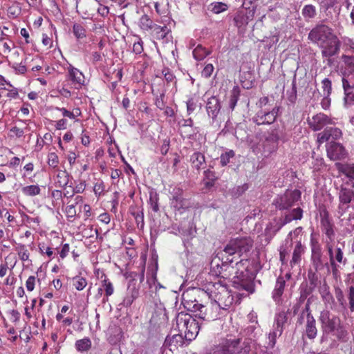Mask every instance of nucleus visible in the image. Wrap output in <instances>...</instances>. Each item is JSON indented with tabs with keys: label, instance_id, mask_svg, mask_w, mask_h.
<instances>
[{
	"label": "nucleus",
	"instance_id": "nucleus-11",
	"mask_svg": "<svg viewBox=\"0 0 354 354\" xmlns=\"http://www.w3.org/2000/svg\"><path fill=\"white\" fill-rule=\"evenodd\" d=\"M310 248H311V261L313 267L316 272L319 271L324 268V263L322 261V253L321 246L313 237L311 234L310 239Z\"/></svg>",
	"mask_w": 354,
	"mask_h": 354
},
{
	"label": "nucleus",
	"instance_id": "nucleus-57",
	"mask_svg": "<svg viewBox=\"0 0 354 354\" xmlns=\"http://www.w3.org/2000/svg\"><path fill=\"white\" fill-rule=\"evenodd\" d=\"M302 231V228L301 227H297L294 231L290 232L287 236L286 241L288 242V241H292L293 236L297 237L301 234Z\"/></svg>",
	"mask_w": 354,
	"mask_h": 354
},
{
	"label": "nucleus",
	"instance_id": "nucleus-45",
	"mask_svg": "<svg viewBox=\"0 0 354 354\" xmlns=\"http://www.w3.org/2000/svg\"><path fill=\"white\" fill-rule=\"evenodd\" d=\"M234 156V152L232 150H229L220 156V162L222 166L227 165L232 158Z\"/></svg>",
	"mask_w": 354,
	"mask_h": 354
},
{
	"label": "nucleus",
	"instance_id": "nucleus-52",
	"mask_svg": "<svg viewBox=\"0 0 354 354\" xmlns=\"http://www.w3.org/2000/svg\"><path fill=\"white\" fill-rule=\"evenodd\" d=\"M322 87L324 89V95H329L331 91V82L328 79L325 78L322 81Z\"/></svg>",
	"mask_w": 354,
	"mask_h": 354
},
{
	"label": "nucleus",
	"instance_id": "nucleus-48",
	"mask_svg": "<svg viewBox=\"0 0 354 354\" xmlns=\"http://www.w3.org/2000/svg\"><path fill=\"white\" fill-rule=\"evenodd\" d=\"M48 164L50 167L55 168L59 164L58 156L54 153H50L48 155Z\"/></svg>",
	"mask_w": 354,
	"mask_h": 354
},
{
	"label": "nucleus",
	"instance_id": "nucleus-17",
	"mask_svg": "<svg viewBox=\"0 0 354 354\" xmlns=\"http://www.w3.org/2000/svg\"><path fill=\"white\" fill-rule=\"evenodd\" d=\"M333 124V120L324 113H318L309 120V125L313 131H319L328 124Z\"/></svg>",
	"mask_w": 354,
	"mask_h": 354
},
{
	"label": "nucleus",
	"instance_id": "nucleus-64",
	"mask_svg": "<svg viewBox=\"0 0 354 354\" xmlns=\"http://www.w3.org/2000/svg\"><path fill=\"white\" fill-rule=\"evenodd\" d=\"M349 300L351 305V310H354V287H351L349 290Z\"/></svg>",
	"mask_w": 354,
	"mask_h": 354
},
{
	"label": "nucleus",
	"instance_id": "nucleus-4",
	"mask_svg": "<svg viewBox=\"0 0 354 354\" xmlns=\"http://www.w3.org/2000/svg\"><path fill=\"white\" fill-rule=\"evenodd\" d=\"M176 327L188 341L196 338L200 330L198 322L189 314L180 312L176 316Z\"/></svg>",
	"mask_w": 354,
	"mask_h": 354
},
{
	"label": "nucleus",
	"instance_id": "nucleus-3",
	"mask_svg": "<svg viewBox=\"0 0 354 354\" xmlns=\"http://www.w3.org/2000/svg\"><path fill=\"white\" fill-rule=\"evenodd\" d=\"M308 39L316 44L322 50V56L330 57L338 53L339 41L328 26L320 24L313 28L308 34Z\"/></svg>",
	"mask_w": 354,
	"mask_h": 354
},
{
	"label": "nucleus",
	"instance_id": "nucleus-23",
	"mask_svg": "<svg viewBox=\"0 0 354 354\" xmlns=\"http://www.w3.org/2000/svg\"><path fill=\"white\" fill-rule=\"evenodd\" d=\"M305 251V247L301 244V239L297 240L296 244L293 250L292 260L290 264H297L301 260V256Z\"/></svg>",
	"mask_w": 354,
	"mask_h": 354
},
{
	"label": "nucleus",
	"instance_id": "nucleus-46",
	"mask_svg": "<svg viewBox=\"0 0 354 354\" xmlns=\"http://www.w3.org/2000/svg\"><path fill=\"white\" fill-rule=\"evenodd\" d=\"M140 27L143 30H149L152 28L153 21L148 15H143L140 19Z\"/></svg>",
	"mask_w": 354,
	"mask_h": 354
},
{
	"label": "nucleus",
	"instance_id": "nucleus-54",
	"mask_svg": "<svg viewBox=\"0 0 354 354\" xmlns=\"http://www.w3.org/2000/svg\"><path fill=\"white\" fill-rule=\"evenodd\" d=\"M10 136L12 137H17L21 138L24 134V131L22 129L17 127H13L10 129Z\"/></svg>",
	"mask_w": 354,
	"mask_h": 354
},
{
	"label": "nucleus",
	"instance_id": "nucleus-41",
	"mask_svg": "<svg viewBox=\"0 0 354 354\" xmlns=\"http://www.w3.org/2000/svg\"><path fill=\"white\" fill-rule=\"evenodd\" d=\"M302 15L305 18L312 19L316 15L315 7L313 5H306L302 10Z\"/></svg>",
	"mask_w": 354,
	"mask_h": 354
},
{
	"label": "nucleus",
	"instance_id": "nucleus-43",
	"mask_svg": "<svg viewBox=\"0 0 354 354\" xmlns=\"http://www.w3.org/2000/svg\"><path fill=\"white\" fill-rule=\"evenodd\" d=\"M73 31L75 36L77 39H82L86 37V30L84 28L79 24H75L73 25Z\"/></svg>",
	"mask_w": 354,
	"mask_h": 354
},
{
	"label": "nucleus",
	"instance_id": "nucleus-39",
	"mask_svg": "<svg viewBox=\"0 0 354 354\" xmlns=\"http://www.w3.org/2000/svg\"><path fill=\"white\" fill-rule=\"evenodd\" d=\"M239 97V88L237 86L233 88L230 94V108L233 110L237 103Z\"/></svg>",
	"mask_w": 354,
	"mask_h": 354
},
{
	"label": "nucleus",
	"instance_id": "nucleus-42",
	"mask_svg": "<svg viewBox=\"0 0 354 354\" xmlns=\"http://www.w3.org/2000/svg\"><path fill=\"white\" fill-rule=\"evenodd\" d=\"M102 283H103V287L105 290V295L106 297V299H103V301L105 302L106 301L108 300V297L113 294L114 288H113L112 283L110 282L109 281V279H104L102 281Z\"/></svg>",
	"mask_w": 354,
	"mask_h": 354
},
{
	"label": "nucleus",
	"instance_id": "nucleus-12",
	"mask_svg": "<svg viewBox=\"0 0 354 354\" xmlns=\"http://www.w3.org/2000/svg\"><path fill=\"white\" fill-rule=\"evenodd\" d=\"M279 110V108L277 106L273 108L271 111L261 110L253 118V121L258 125L272 124L275 121Z\"/></svg>",
	"mask_w": 354,
	"mask_h": 354
},
{
	"label": "nucleus",
	"instance_id": "nucleus-31",
	"mask_svg": "<svg viewBox=\"0 0 354 354\" xmlns=\"http://www.w3.org/2000/svg\"><path fill=\"white\" fill-rule=\"evenodd\" d=\"M55 180V183L58 187L64 188L68 183V174L65 171H59Z\"/></svg>",
	"mask_w": 354,
	"mask_h": 354
},
{
	"label": "nucleus",
	"instance_id": "nucleus-20",
	"mask_svg": "<svg viewBox=\"0 0 354 354\" xmlns=\"http://www.w3.org/2000/svg\"><path fill=\"white\" fill-rule=\"evenodd\" d=\"M306 334L309 339H314L317 334L315 319L310 312L306 313Z\"/></svg>",
	"mask_w": 354,
	"mask_h": 354
},
{
	"label": "nucleus",
	"instance_id": "nucleus-26",
	"mask_svg": "<svg viewBox=\"0 0 354 354\" xmlns=\"http://www.w3.org/2000/svg\"><path fill=\"white\" fill-rule=\"evenodd\" d=\"M190 162L192 167L199 170L203 168L205 165V156L200 152H194L190 156Z\"/></svg>",
	"mask_w": 354,
	"mask_h": 354
},
{
	"label": "nucleus",
	"instance_id": "nucleus-56",
	"mask_svg": "<svg viewBox=\"0 0 354 354\" xmlns=\"http://www.w3.org/2000/svg\"><path fill=\"white\" fill-rule=\"evenodd\" d=\"M186 104L187 113L190 115L196 109V102L193 98H190L187 101Z\"/></svg>",
	"mask_w": 354,
	"mask_h": 354
},
{
	"label": "nucleus",
	"instance_id": "nucleus-40",
	"mask_svg": "<svg viewBox=\"0 0 354 354\" xmlns=\"http://www.w3.org/2000/svg\"><path fill=\"white\" fill-rule=\"evenodd\" d=\"M283 332H281L279 330H276L274 328L268 334V339L269 342L268 343V346L270 348H273L276 344V339L278 337L281 335Z\"/></svg>",
	"mask_w": 354,
	"mask_h": 354
},
{
	"label": "nucleus",
	"instance_id": "nucleus-29",
	"mask_svg": "<svg viewBox=\"0 0 354 354\" xmlns=\"http://www.w3.org/2000/svg\"><path fill=\"white\" fill-rule=\"evenodd\" d=\"M260 332V328L257 326L256 322L254 324L248 326L245 330V334L248 336V338L251 341H255L257 338Z\"/></svg>",
	"mask_w": 354,
	"mask_h": 354
},
{
	"label": "nucleus",
	"instance_id": "nucleus-61",
	"mask_svg": "<svg viewBox=\"0 0 354 354\" xmlns=\"http://www.w3.org/2000/svg\"><path fill=\"white\" fill-rule=\"evenodd\" d=\"M179 125L180 128H191L193 126V120L191 118L189 119H183L179 122Z\"/></svg>",
	"mask_w": 354,
	"mask_h": 354
},
{
	"label": "nucleus",
	"instance_id": "nucleus-53",
	"mask_svg": "<svg viewBox=\"0 0 354 354\" xmlns=\"http://www.w3.org/2000/svg\"><path fill=\"white\" fill-rule=\"evenodd\" d=\"M343 45L346 51H354V41H353L351 39L348 37L344 38L343 39Z\"/></svg>",
	"mask_w": 354,
	"mask_h": 354
},
{
	"label": "nucleus",
	"instance_id": "nucleus-8",
	"mask_svg": "<svg viewBox=\"0 0 354 354\" xmlns=\"http://www.w3.org/2000/svg\"><path fill=\"white\" fill-rule=\"evenodd\" d=\"M252 245L253 241L250 237L233 239L225 245L224 252L229 255L243 254L248 252Z\"/></svg>",
	"mask_w": 354,
	"mask_h": 354
},
{
	"label": "nucleus",
	"instance_id": "nucleus-58",
	"mask_svg": "<svg viewBox=\"0 0 354 354\" xmlns=\"http://www.w3.org/2000/svg\"><path fill=\"white\" fill-rule=\"evenodd\" d=\"M133 51L136 54H140L143 51L142 41L140 39L138 41H135L133 45Z\"/></svg>",
	"mask_w": 354,
	"mask_h": 354
},
{
	"label": "nucleus",
	"instance_id": "nucleus-60",
	"mask_svg": "<svg viewBox=\"0 0 354 354\" xmlns=\"http://www.w3.org/2000/svg\"><path fill=\"white\" fill-rule=\"evenodd\" d=\"M169 143H170V141L169 139H165L162 141V144L160 147V153L162 155H166L167 153L168 152L169 149Z\"/></svg>",
	"mask_w": 354,
	"mask_h": 354
},
{
	"label": "nucleus",
	"instance_id": "nucleus-16",
	"mask_svg": "<svg viewBox=\"0 0 354 354\" xmlns=\"http://www.w3.org/2000/svg\"><path fill=\"white\" fill-rule=\"evenodd\" d=\"M327 155L330 160L344 158L346 152L344 147L339 143L330 142L326 147Z\"/></svg>",
	"mask_w": 354,
	"mask_h": 354
},
{
	"label": "nucleus",
	"instance_id": "nucleus-22",
	"mask_svg": "<svg viewBox=\"0 0 354 354\" xmlns=\"http://www.w3.org/2000/svg\"><path fill=\"white\" fill-rule=\"evenodd\" d=\"M165 344L168 346L171 351H174L178 346L183 344V333L176 334L171 337H167L165 339Z\"/></svg>",
	"mask_w": 354,
	"mask_h": 354
},
{
	"label": "nucleus",
	"instance_id": "nucleus-5",
	"mask_svg": "<svg viewBox=\"0 0 354 354\" xmlns=\"http://www.w3.org/2000/svg\"><path fill=\"white\" fill-rule=\"evenodd\" d=\"M319 321L324 333H329L336 331L337 335L340 339H344L346 336L347 333L343 330L340 327L339 318L330 314L329 311H322L319 316Z\"/></svg>",
	"mask_w": 354,
	"mask_h": 354
},
{
	"label": "nucleus",
	"instance_id": "nucleus-47",
	"mask_svg": "<svg viewBox=\"0 0 354 354\" xmlns=\"http://www.w3.org/2000/svg\"><path fill=\"white\" fill-rule=\"evenodd\" d=\"M321 295L325 303L330 304L333 301V295L329 292L328 288L326 286H324L321 288Z\"/></svg>",
	"mask_w": 354,
	"mask_h": 354
},
{
	"label": "nucleus",
	"instance_id": "nucleus-55",
	"mask_svg": "<svg viewBox=\"0 0 354 354\" xmlns=\"http://www.w3.org/2000/svg\"><path fill=\"white\" fill-rule=\"evenodd\" d=\"M68 121L66 119L62 118L56 121L55 128L57 130H64L67 129Z\"/></svg>",
	"mask_w": 354,
	"mask_h": 354
},
{
	"label": "nucleus",
	"instance_id": "nucleus-36",
	"mask_svg": "<svg viewBox=\"0 0 354 354\" xmlns=\"http://www.w3.org/2000/svg\"><path fill=\"white\" fill-rule=\"evenodd\" d=\"M73 285L77 290H82L87 285V281L85 278L76 276L73 278Z\"/></svg>",
	"mask_w": 354,
	"mask_h": 354
},
{
	"label": "nucleus",
	"instance_id": "nucleus-14",
	"mask_svg": "<svg viewBox=\"0 0 354 354\" xmlns=\"http://www.w3.org/2000/svg\"><path fill=\"white\" fill-rule=\"evenodd\" d=\"M4 30H8V28L3 27L0 28V55L7 57L11 50L15 48V43L10 39V37L4 32Z\"/></svg>",
	"mask_w": 354,
	"mask_h": 354
},
{
	"label": "nucleus",
	"instance_id": "nucleus-33",
	"mask_svg": "<svg viewBox=\"0 0 354 354\" xmlns=\"http://www.w3.org/2000/svg\"><path fill=\"white\" fill-rule=\"evenodd\" d=\"M21 192L25 196H35L40 194L41 189L37 185H32L24 187Z\"/></svg>",
	"mask_w": 354,
	"mask_h": 354
},
{
	"label": "nucleus",
	"instance_id": "nucleus-37",
	"mask_svg": "<svg viewBox=\"0 0 354 354\" xmlns=\"http://www.w3.org/2000/svg\"><path fill=\"white\" fill-rule=\"evenodd\" d=\"M158 200V195L156 192H150L149 203L151 209L155 212L159 210Z\"/></svg>",
	"mask_w": 354,
	"mask_h": 354
},
{
	"label": "nucleus",
	"instance_id": "nucleus-18",
	"mask_svg": "<svg viewBox=\"0 0 354 354\" xmlns=\"http://www.w3.org/2000/svg\"><path fill=\"white\" fill-rule=\"evenodd\" d=\"M342 135V131L339 128L327 127L318 134L317 141L319 143H324L330 140H337L341 138Z\"/></svg>",
	"mask_w": 354,
	"mask_h": 354
},
{
	"label": "nucleus",
	"instance_id": "nucleus-59",
	"mask_svg": "<svg viewBox=\"0 0 354 354\" xmlns=\"http://www.w3.org/2000/svg\"><path fill=\"white\" fill-rule=\"evenodd\" d=\"M342 59L346 65L351 68H354V55L353 56H348V55H342Z\"/></svg>",
	"mask_w": 354,
	"mask_h": 354
},
{
	"label": "nucleus",
	"instance_id": "nucleus-49",
	"mask_svg": "<svg viewBox=\"0 0 354 354\" xmlns=\"http://www.w3.org/2000/svg\"><path fill=\"white\" fill-rule=\"evenodd\" d=\"M18 254L21 261H28L29 252L25 245H22L19 247Z\"/></svg>",
	"mask_w": 354,
	"mask_h": 354
},
{
	"label": "nucleus",
	"instance_id": "nucleus-50",
	"mask_svg": "<svg viewBox=\"0 0 354 354\" xmlns=\"http://www.w3.org/2000/svg\"><path fill=\"white\" fill-rule=\"evenodd\" d=\"M214 69V68L212 64H206L201 72L202 76L205 78L209 77L212 75Z\"/></svg>",
	"mask_w": 354,
	"mask_h": 354
},
{
	"label": "nucleus",
	"instance_id": "nucleus-24",
	"mask_svg": "<svg viewBox=\"0 0 354 354\" xmlns=\"http://www.w3.org/2000/svg\"><path fill=\"white\" fill-rule=\"evenodd\" d=\"M285 284L286 281L283 277H279L277 278L274 290L272 292V298L275 301H279L281 296L282 295L284 290Z\"/></svg>",
	"mask_w": 354,
	"mask_h": 354
},
{
	"label": "nucleus",
	"instance_id": "nucleus-19",
	"mask_svg": "<svg viewBox=\"0 0 354 354\" xmlns=\"http://www.w3.org/2000/svg\"><path fill=\"white\" fill-rule=\"evenodd\" d=\"M227 354H247L248 349L243 348L240 339H224Z\"/></svg>",
	"mask_w": 354,
	"mask_h": 354
},
{
	"label": "nucleus",
	"instance_id": "nucleus-7",
	"mask_svg": "<svg viewBox=\"0 0 354 354\" xmlns=\"http://www.w3.org/2000/svg\"><path fill=\"white\" fill-rule=\"evenodd\" d=\"M327 249L330 259V266L333 277L337 280L340 279L339 269L341 265H345L346 259L344 257V253L340 248H333L332 245L328 243Z\"/></svg>",
	"mask_w": 354,
	"mask_h": 354
},
{
	"label": "nucleus",
	"instance_id": "nucleus-13",
	"mask_svg": "<svg viewBox=\"0 0 354 354\" xmlns=\"http://www.w3.org/2000/svg\"><path fill=\"white\" fill-rule=\"evenodd\" d=\"M171 206L176 210L182 213L183 210L188 208L189 203L183 197V191L179 189H174L172 198H171Z\"/></svg>",
	"mask_w": 354,
	"mask_h": 354
},
{
	"label": "nucleus",
	"instance_id": "nucleus-2",
	"mask_svg": "<svg viewBox=\"0 0 354 354\" xmlns=\"http://www.w3.org/2000/svg\"><path fill=\"white\" fill-rule=\"evenodd\" d=\"M203 295L208 296L212 301L208 310L207 320H215L219 318L221 310H227L233 304V297L227 288L220 281L210 283L207 290L201 291Z\"/></svg>",
	"mask_w": 354,
	"mask_h": 354
},
{
	"label": "nucleus",
	"instance_id": "nucleus-51",
	"mask_svg": "<svg viewBox=\"0 0 354 354\" xmlns=\"http://www.w3.org/2000/svg\"><path fill=\"white\" fill-rule=\"evenodd\" d=\"M36 277L35 276H30L26 281V287L28 291L32 292L35 286Z\"/></svg>",
	"mask_w": 354,
	"mask_h": 354
},
{
	"label": "nucleus",
	"instance_id": "nucleus-38",
	"mask_svg": "<svg viewBox=\"0 0 354 354\" xmlns=\"http://www.w3.org/2000/svg\"><path fill=\"white\" fill-rule=\"evenodd\" d=\"M340 170L347 178L354 180V164L342 165Z\"/></svg>",
	"mask_w": 354,
	"mask_h": 354
},
{
	"label": "nucleus",
	"instance_id": "nucleus-63",
	"mask_svg": "<svg viewBox=\"0 0 354 354\" xmlns=\"http://www.w3.org/2000/svg\"><path fill=\"white\" fill-rule=\"evenodd\" d=\"M13 68L19 74H24L26 72V67L22 63L15 64L13 65Z\"/></svg>",
	"mask_w": 354,
	"mask_h": 354
},
{
	"label": "nucleus",
	"instance_id": "nucleus-1",
	"mask_svg": "<svg viewBox=\"0 0 354 354\" xmlns=\"http://www.w3.org/2000/svg\"><path fill=\"white\" fill-rule=\"evenodd\" d=\"M230 264L223 263L221 266L216 264V270L214 266V261L212 262V266L216 275L223 274V271L228 272V274L224 273L222 277H232L234 286L239 289L246 290L250 293H252L254 290L252 279L253 274L248 270L250 261L248 259H241L236 262L234 266L232 265V259H227Z\"/></svg>",
	"mask_w": 354,
	"mask_h": 354
},
{
	"label": "nucleus",
	"instance_id": "nucleus-6",
	"mask_svg": "<svg viewBox=\"0 0 354 354\" xmlns=\"http://www.w3.org/2000/svg\"><path fill=\"white\" fill-rule=\"evenodd\" d=\"M201 291H204L203 290L199 289H193L191 291H187L183 294V304L185 308L188 310L198 312V316L201 319H206L207 317V308L200 304L198 300L194 299V300L191 299L189 297L192 295H195L198 294L199 296L203 295Z\"/></svg>",
	"mask_w": 354,
	"mask_h": 354
},
{
	"label": "nucleus",
	"instance_id": "nucleus-34",
	"mask_svg": "<svg viewBox=\"0 0 354 354\" xmlns=\"http://www.w3.org/2000/svg\"><path fill=\"white\" fill-rule=\"evenodd\" d=\"M209 51L206 50L201 45H198L193 50V56L196 60H202L205 58L209 54Z\"/></svg>",
	"mask_w": 354,
	"mask_h": 354
},
{
	"label": "nucleus",
	"instance_id": "nucleus-35",
	"mask_svg": "<svg viewBox=\"0 0 354 354\" xmlns=\"http://www.w3.org/2000/svg\"><path fill=\"white\" fill-rule=\"evenodd\" d=\"M209 6L210 10L215 14H220L228 9V6L223 2H214Z\"/></svg>",
	"mask_w": 354,
	"mask_h": 354
},
{
	"label": "nucleus",
	"instance_id": "nucleus-62",
	"mask_svg": "<svg viewBox=\"0 0 354 354\" xmlns=\"http://www.w3.org/2000/svg\"><path fill=\"white\" fill-rule=\"evenodd\" d=\"M344 100L346 104H354V92L353 91H350L348 93H344Z\"/></svg>",
	"mask_w": 354,
	"mask_h": 354
},
{
	"label": "nucleus",
	"instance_id": "nucleus-32",
	"mask_svg": "<svg viewBox=\"0 0 354 354\" xmlns=\"http://www.w3.org/2000/svg\"><path fill=\"white\" fill-rule=\"evenodd\" d=\"M91 347V341L89 338L79 339L75 342V348L80 352L88 351Z\"/></svg>",
	"mask_w": 354,
	"mask_h": 354
},
{
	"label": "nucleus",
	"instance_id": "nucleus-44",
	"mask_svg": "<svg viewBox=\"0 0 354 354\" xmlns=\"http://www.w3.org/2000/svg\"><path fill=\"white\" fill-rule=\"evenodd\" d=\"M224 339H223L219 344L214 345L211 351L210 354H227L226 349L225 348Z\"/></svg>",
	"mask_w": 354,
	"mask_h": 354
},
{
	"label": "nucleus",
	"instance_id": "nucleus-25",
	"mask_svg": "<svg viewBox=\"0 0 354 354\" xmlns=\"http://www.w3.org/2000/svg\"><path fill=\"white\" fill-rule=\"evenodd\" d=\"M321 224L323 227V230L327 237L329 239L330 241H332L334 239L335 232L333 228V225L328 220L327 217V213H324V216L322 217L321 221Z\"/></svg>",
	"mask_w": 354,
	"mask_h": 354
},
{
	"label": "nucleus",
	"instance_id": "nucleus-9",
	"mask_svg": "<svg viewBox=\"0 0 354 354\" xmlns=\"http://www.w3.org/2000/svg\"><path fill=\"white\" fill-rule=\"evenodd\" d=\"M301 197V192L297 189L287 190L283 195L275 200V205L279 209H287L292 207Z\"/></svg>",
	"mask_w": 354,
	"mask_h": 354
},
{
	"label": "nucleus",
	"instance_id": "nucleus-30",
	"mask_svg": "<svg viewBox=\"0 0 354 354\" xmlns=\"http://www.w3.org/2000/svg\"><path fill=\"white\" fill-rule=\"evenodd\" d=\"M75 203L73 204L68 205L66 207L65 212L68 217L73 218L76 215V209L75 206L79 203L83 201V198L81 196H77L75 198Z\"/></svg>",
	"mask_w": 354,
	"mask_h": 354
},
{
	"label": "nucleus",
	"instance_id": "nucleus-21",
	"mask_svg": "<svg viewBox=\"0 0 354 354\" xmlns=\"http://www.w3.org/2000/svg\"><path fill=\"white\" fill-rule=\"evenodd\" d=\"M206 109L208 115L212 119H215L221 109L218 99L214 96L209 98L207 102Z\"/></svg>",
	"mask_w": 354,
	"mask_h": 354
},
{
	"label": "nucleus",
	"instance_id": "nucleus-28",
	"mask_svg": "<svg viewBox=\"0 0 354 354\" xmlns=\"http://www.w3.org/2000/svg\"><path fill=\"white\" fill-rule=\"evenodd\" d=\"M303 211L301 208L297 207L286 214L284 217V220L282 223V225H284L293 220H300L302 218Z\"/></svg>",
	"mask_w": 354,
	"mask_h": 354
},
{
	"label": "nucleus",
	"instance_id": "nucleus-27",
	"mask_svg": "<svg viewBox=\"0 0 354 354\" xmlns=\"http://www.w3.org/2000/svg\"><path fill=\"white\" fill-rule=\"evenodd\" d=\"M287 321V315L285 312H279L275 315L273 328L283 332V324Z\"/></svg>",
	"mask_w": 354,
	"mask_h": 354
},
{
	"label": "nucleus",
	"instance_id": "nucleus-10",
	"mask_svg": "<svg viewBox=\"0 0 354 354\" xmlns=\"http://www.w3.org/2000/svg\"><path fill=\"white\" fill-rule=\"evenodd\" d=\"M354 199V190L351 188H347L341 186L339 192V206L338 214L342 216L349 208L350 203Z\"/></svg>",
	"mask_w": 354,
	"mask_h": 354
},
{
	"label": "nucleus",
	"instance_id": "nucleus-15",
	"mask_svg": "<svg viewBox=\"0 0 354 354\" xmlns=\"http://www.w3.org/2000/svg\"><path fill=\"white\" fill-rule=\"evenodd\" d=\"M67 72V77L75 88L78 89L84 85V75L79 69L69 64Z\"/></svg>",
	"mask_w": 354,
	"mask_h": 354
}]
</instances>
